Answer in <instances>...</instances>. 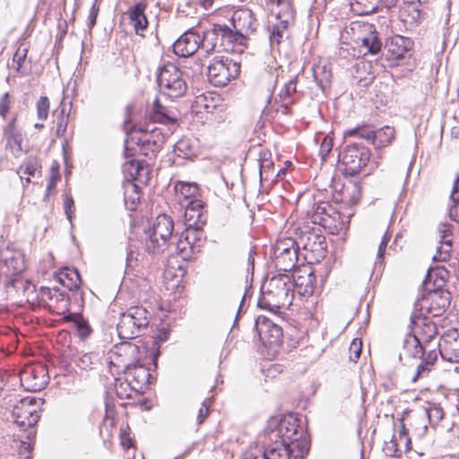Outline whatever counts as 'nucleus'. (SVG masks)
Here are the masks:
<instances>
[{"instance_id":"obj_1","label":"nucleus","mask_w":459,"mask_h":459,"mask_svg":"<svg viewBox=\"0 0 459 459\" xmlns=\"http://www.w3.org/2000/svg\"><path fill=\"white\" fill-rule=\"evenodd\" d=\"M231 24L233 29L226 24H213L204 33L203 48L207 54L244 51L247 36L255 30L256 19L250 9L239 8L234 11Z\"/></svg>"},{"instance_id":"obj_2","label":"nucleus","mask_w":459,"mask_h":459,"mask_svg":"<svg viewBox=\"0 0 459 459\" xmlns=\"http://www.w3.org/2000/svg\"><path fill=\"white\" fill-rule=\"evenodd\" d=\"M299 429L298 420L294 415H276L269 419L264 435L268 442H282L292 448H300L303 453L308 447L306 440L299 441L302 434L299 432Z\"/></svg>"},{"instance_id":"obj_3","label":"nucleus","mask_w":459,"mask_h":459,"mask_svg":"<svg viewBox=\"0 0 459 459\" xmlns=\"http://www.w3.org/2000/svg\"><path fill=\"white\" fill-rule=\"evenodd\" d=\"M293 284L289 274L273 276L262 288V297L258 300L260 307H281L292 298Z\"/></svg>"},{"instance_id":"obj_4","label":"nucleus","mask_w":459,"mask_h":459,"mask_svg":"<svg viewBox=\"0 0 459 459\" xmlns=\"http://www.w3.org/2000/svg\"><path fill=\"white\" fill-rule=\"evenodd\" d=\"M157 82L160 93L169 99L180 98L187 90L182 71L172 63H167L159 69Z\"/></svg>"},{"instance_id":"obj_5","label":"nucleus","mask_w":459,"mask_h":459,"mask_svg":"<svg viewBox=\"0 0 459 459\" xmlns=\"http://www.w3.org/2000/svg\"><path fill=\"white\" fill-rule=\"evenodd\" d=\"M108 359L111 374L120 375L140 361V348L134 342H122L113 346Z\"/></svg>"},{"instance_id":"obj_6","label":"nucleus","mask_w":459,"mask_h":459,"mask_svg":"<svg viewBox=\"0 0 459 459\" xmlns=\"http://www.w3.org/2000/svg\"><path fill=\"white\" fill-rule=\"evenodd\" d=\"M148 325V311L143 307H132L120 315L117 330L120 339L130 340L139 336Z\"/></svg>"},{"instance_id":"obj_7","label":"nucleus","mask_w":459,"mask_h":459,"mask_svg":"<svg viewBox=\"0 0 459 459\" xmlns=\"http://www.w3.org/2000/svg\"><path fill=\"white\" fill-rule=\"evenodd\" d=\"M240 71V65L229 57H215L208 66L207 76L211 83L221 87L227 85L236 78Z\"/></svg>"},{"instance_id":"obj_8","label":"nucleus","mask_w":459,"mask_h":459,"mask_svg":"<svg viewBox=\"0 0 459 459\" xmlns=\"http://www.w3.org/2000/svg\"><path fill=\"white\" fill-rule=\"evenodd\" d=\"M41 399L27 396L21 399L13 409L15 423L22 429L33 427L39 420Z\"/></svg>"},{"instance_id":"obj_9","label":"nucleus","mask_w":459,"mask_h":459,"mask_svg":"<svg viewBox=\"0 0 459 459\" xmlns=\"http://www.w3.org/2000/svg\"><path fill=\"white\" fill-rule=\"evenodd\" d=\"M370 160V151L368 147L352 143L345 147L340 161L344 171L349 175H355L364 168Z\"/></svg>"},{"instance_id":"obj_10","label":"nucleus","mask_w":459,"mask_h":459,"mask_svg":"<svg viewBox=\"0 0 459 459\" xmlns=\"http://www.w3.org/2000/svg\"><path fill=\"white\" fill-rule=\"evenodd\" d=\"M203 230L185 229L177 243L173 245L174 252L183 260H191L201 251Z\"/></svg>"},{"instance_id":"obj_11","label":"nucleus","mask_w":459,"mask_h":459,"mask_svg":"<svg viewBox=\"0 0 459 459\" xmlns=\"http://www.w3.org/2000/svg\"><path fill=\"white\" fill-rule=\"evenodd\" d=\"M19 376L21 385L30 392L41 391L49 379L48 368L42 363L26 365Z\"/></svg>"},{"instance_id":"obj_12","label":"nucleus","mask_w":459,"mask_h":459,"mask_svg":"<svg viewBox=\"0 0 459 459\" xmlns=\"http://www.w3.org/2000/svg\"><path fill=\"white\" fill-rule=\"evenodd\" d=\"M351 30L354 40L365 49L364 54L374 55L380 51L382 43L375 34L372 24L354 22L351 25Z\"/></svg>"},{"instance_id":"obj_13","label":"nucleus","mask_w":459,"mask_h":459,"mask_svg":"<svg viewBox=\"0 0 459 459\" xmlns=\"http://www.w3.org/2000/svg\"><path fill=\"white\" fill-rule=\"evenodd\" d=\"M450 300L451 294L446 290H429V292L419 300V306L432 316H439L448 307Z\"/></svg>"},{"instance_id":"obj_14","label":"nucleus","mask_w":459,"mask_h":459,"mask_svg":"<svg viewBox=\"0 0 459 459\" xmlns=\"http://www.w3.org/2000/svg\"><path fill=\"white\" fill-rule=\"evenodd\" d=\"M26 269L24 254L13 247L0 249V271L6 276H14Z\"/></svg>"},{"instance_id":"obj_15","label":"nucleus","mask_w":459,"mask_h":459,"mask_svg":"<svg viewBox=\"0 0 459 459\" xmlns=\"http://www.w3.org/2000/svg\"><path fill=\"white\" fill-rule=\"evenodd\" d=\"M255 330L264 346L278 347L281 345L283 333L281 327L266 316H258Z\"/></svg>"},{"instance_id":"obj_16","label":"nucleus","mask_w":459,"mask_h":459,"mask_svg":"<svg viewBox=\"0 0 459 459\" xmlns=\"http://www.w3.org/2000/svg\"><path fill=\"white\" fill-rule=\"evenodd\" d=\"M204 37L189 30L182 34L173 44L174 53L179 56H189L195 54L199 48H203Z\"/></svg>"},{"instance_id":"obj_17","label":"nucleus","mask_w":459,"mask_h":459,"mask_svg":"<svg viewBox=\"0 0 459 459\" xmlns=\"http://www.w3.org/2000/svg\"><path fill=\"white\" fill-rule=\"evenodd\" d=\"M181 210H184V223L186 229H195L203 230V226L206 222V216L204 212V202L194 201L193 203H187V204L181 206Z\"/></svg>"},{"instance_id":"obj_18","label":"nucleus","mask_w":459,"mask_h":459,"mask_svg":"<svg viewBox=\"0 0 459 459\" xmlns=\"http://www.w3.org/2000/svg\"><path fill=\"white\" fill-rule=\"evenodd\" d=\"M438 246L433 255L435 262H446L451 257L453 247V234L448 224H441L437 230Z\"/></svg>"},{"instance_id":"obj_19","label":"nucleus","mask_w":459,"mask_h":459,"mask_svg":"<svg viewBox=\"0 0 459 459\" xmlns=\"http://www.w3.org/2000/svg\"><path fill=\"white\" fill-rule=\"evenodd\" d=\"M421 2L422 0L406 1L400 8L399 17L409 30L416 29L424 19V14L420 9Z\"/></svg>"},{"instance_id":"obj_20","label":"nucleus","mask_w":459,"mask_h":459,"mask_svg":"<svg viewBox=\"0 0 459 459\" xmlns=\"http://www.w3.org/2000/svg\"><path fill=\"white\" fill-rule=\"evenodd\" d=\"M292 284L298 292L303 296H310L315 290L316 276L310 267L299 268L294 271Z\"/></svg>"},{"instance_id":"obj_21","label":"nucleus","mask_w":459,"mask_h":459,"mask_svg":"<svg viewBox=\"0 0 459 459\" xmlns=\"http://www.w3.org/2000/svg\"><path fill=\"white\" fill-rule=\"evenodd\" d=\"M411 331L410 336H415L420 343L430 342L437 334V328L427 317L415 316L411 318Z\"/></svg>"},{"instance_id":"obj_22","label":"nucleus","mask_w":459,"mask_h":459,"mask_svg":"<svg viewBox=\"0 0 459 459\" xmlns=\"http://www.w3.org/2000/svg\"><path fill=\"white\" fill-rule=\"evenodd\" d=\"M122 374H125L127 380L131 382L134 392H143L149 385L151 373L146 367L139 364V362Z\"/></svg>"},{"instance_id":"obj_23","label":"nucleus","mask_w":459,"mask_h":459,"mask_svg":"<svg viewBox=\"0 0 459 459\" xmlns=\"http://www.w3.org/2000/svg\"><path fill=\"white\" fill-rule=\"evenodd\" d=\"M423 346L415 336L407 334L403 342L402 351L399 352V359L404 365H411L412 360L422 358Z\"/></svg>"},{"instance_id":"obj_24","label":"nucleus","mask_w":459,"mask_h":459,"mask_svg":"<svg viewBox=\"0 0 459 459\" xmlns=\"http://www.w3.org/2000/svg\"><path fill=\"white\" fill-rule=\"evenodd\" d=\"M147 1L141 0L134 5L131 6L126 14L127 15L130 24L133 26L136 34L140 35L148 26V20L145 15L147 8Z\"/></svg>"},{"instance_id":"obj_25","label":"nucleus","mask_w":459,"mask_h":459,"mask_svg":"<svg viewBox=\"0 0 459 459\" xmlns=\"http://www.w3.org/2000/svg\"><path fill=\"white\" fill-rule=\"evenodd\" d=\"M274 20L283 23H293L295 11L290 0H266Z\"/></svg>"},{"instance_id":"obj_26","label":"nucleus","mask_w":459,"mask_h":459,"mask_svg":"<svg viewBox=\"0 0 459 459\" xmlns=\"http://www.w3.org/2000/svg\"><path fill=\"white\" fill-rule=\"evenodd\" d=\"M174 189L176 201L180 207L187 204V203L200 201L198 198L199 188L196 184L178 182L176 183Z\"/></svg>"},{"instance_id":"obj_27","label":"nucleus","mask_w":459,"mask_h":459,"mask_svg":"<svg viewBox=\"0 0 459 459\" xmlns=\"http://www.w3.org/2000/svg\"><path fill=\"white\" fill-rule=\"evenodd\" d=\"M312 75L317 87L325 91L332 81V69L326 60H319L312 66Z\"/></svg>"},{"instance_id":"obj_28","label":"nucleus","mask_w":459,"mask_h":459,"mask_svg":"<svg viewBox=\"0 0 459 459\" xmlns=\"http://www.w3.org/2000/svg\"><path fill=\"white\" fill-rule=\"evenodd\" d=\"M439 354L446 361L459 363V337L447 335L444 338L439 344Z\"/></svg>"},{"instance_id":"obj_29","label":"nucleus","mask_w":459,"mask_h":459,"mask_svg":"<svg viewBox=\"0 0 459 459\" xmlns=\"http://www.w3.org/2000/svg\"><path fill=\"white\" fill-rule=\"evenodd\" d=\"M152 228V234L160 235V239H164L168 244L174 230V221L169 216L160 214Z\"/></svg>"},{"instance_id":"obj_30","label":"nucleus","mask_w":459,"mask_h":459,"mask_svg":"<svg viewBox=\"0 0 459 459\" xmlns=\"http://www.w3.org/2000/svg\"><path fill=\"white\" fill-rule=\"evenodd\" d=\"M142 132L141 137L138 138L137 143L142 145L146 150L154 152L159 149L163 142V136L157 127L148 131L147 129Z\"/></svg>"},{"instance_id":"obj_31","label":"nucleus","mask_w":459,"mask_h":459,"mask_svg":"<svg viewBox=\"0 0 459 459\" xmlns=\"http://www.w3.org/2000/svg\"><path fill=\"white\" fill-rule=\"evenodd\" d=\"M387 47L394 58L402 59L411 50L412 41L409 38L396 35L391 39Z\"/></svg>"},{"instance_id":"obj_32","label":"nucleus","mask_w":459,"mask_h":459,"mask_svg":"<svg viewBox=\"0 0 459 459\" xmlns=\"http://www.w3.org/2000/svg\"><path fill=\"white\" fill-rule=\"evenodd\" d=\"M267 447L264 449V459H290V454L294 448L285 446L282 442H272L270 445L268 440L264 441Z\"/></svg>"},{"instance_id":"obj_33","label":"nucleus","mask_w":459,"mask_h":459,"mask_svg":"<svg viewBox=\"0 0 459 459\" xmlns=\"http://www.w3.org/2000/svg\"><path fill=\"white\" fill-rule=\"evenodd\" d=\"M5 143V151L10 152L14 158H20L27 150L23 144L24 137L22 133L4 135Z\"/></svg>"},{"instance_id":"obj_34","label":"nucleus","mask_w":459,"mask_h":459,"mask_svg":"<svg viewBox=\"0 0 459 459\" xmlns=\"http://www.w3.org/2000/svg\"><path fill=\"white\" fill-rule=\"evenodd\" d=\"M439 351L436 350L429 351L426 355L422 351V358H420V363L417 365L416 373L412 377V381H416L418 378L424 377L429 375L431 371L432 367L437 361Z\"/></svg>"},{"instance_id":"obj_35","label":"nucleus","mask_w":459,"mask_h":459,"mask_svg":"<svg viewBox=\"0 0 459 459\" xmlns=\"http://www.w3.org/2000/svg\"><path fill=\"white\" fill-rule=\"evenodd\" d=\"M331 214L323 220L319 221V226L328 230L331 234H338L341 230L346 228L341 213L334 208L332 209Z\"/></svg>"},{"instance_id":"obj_36","label":"nucleus","mask_w":459,"mask_h":459,"mask_svg":"<svg viewBox=\"0 0 459 459\" xmlns=\"http://www.w3.org/2000/svg\"><path fill=\"white\" fill-rule=\"evenodd\" d=\"M149 117L153 122L161 124H173L177 120L175 113L162 106L158 100L154 102L152 111Z\"/></svg>"},{"instance_id":"obj_37","label":"nucleus","mask_w":459,"mask_h":459,"mask_svg":"<svg viewBox=\"0 0 459 459\" xmlns=\"http://www.w3.org/2000/svg\"><path fill=\"white\" fill-rule=\"evenodd\" d=\"M146 238L144 241V247L146 252L151 255H160L163 253L167 247H169V244L166 243L164 239H160V235L152 234V228H150L145 232Z\"/></svg>"},{"instance_id":"obj_38","label":"nucleus","mask_w":459,"mask_h":459,"mask_svg":"<svg viewBox=\"0 0 459 459\" xmlns=\"http://www.w3.org/2000/svg\"><path fill=\"white\" fill-rule=\"evenodd\" d=\"M290 23H283L279 21H271L268 25L269 39L271 46L279 45L283 38L288 37V27Z\"/></svg>"},{"instance_id":"obj_39","label":"nucleus","mask_w":459,"mask_h":459,"mask_svg":"<svg viewBox=\"0 0 459 459\" xmlns=\"http://www.w3.org/2000/svg\"><path fill=\"white\" fill-rule=\"evenodd\" d=\"M40 164L39 160L34 157H29L19 168L17 173L19 174L22 180H25L26 183L30 182V177L35 178L37 174L40 173Z\"/></svg>"},{"instance_id":"obj_40","label":"nucleus","mask_w":459,"mask_h":459,"mask_svg":"<svg viewBox=\"0 0 459 459\" xmlns=\"http://www.w3.org/2000/svg\"><path fill=\"white\" fill-rule=\"evenodd\" d=\"M196 144L193 139L184 137L178 140L174 146V152L183 159H191L195 156Z\"/></svg>"},{"instance_id":"obj_41","label":"nucleus","mask_w":459,"mask_h":459,"mask_svg":"<svg viewBox=\"0 0 459 459\" xmlns=\"http://www.w3.org/2000/svg\"><path fill=\"white\" fill-rule=\"evenodd\" d=\"M298 262V250L290 249L285 255L274 256L275 266L283 272H289L296 266Z\"/></svg>"},{"instance_id":"obj_42","label":"nucleus","mask_w":459,"mask_h":459,"mask_svg":"<svg viewBox=\"0 0 459 459\" xmlns=\"http://www.w3.org/2000/svg\"><path fill=\"white\" fill-rule=\"evenodd\" d=\"M123 170L128 179L142 182L143 173L146 172L147 169L139 161L130 160L125 162Z\"/></svg>"},{"instance_id":"obj_43","label":"nucleus","mask_w":459,"mask_h":459,"mask_svg":"<svg viewBox=\"0 0 459 459\" xmlns=\"http://www.w3.org/2000/svg\"><path fill=\"white\" fill-rule=\"evenodd\" d=\"M61 284L70 290H76L81 285V277L76 270L66 269L59 275Z\"/></svg>"},{"instance_id":"obj_44","label":"nucleus","mask_w":459,"mask_h":459,"mask_svg":"<svg viewBox=\"0 0 459 459\" xmlns=\"http://www.w3.org/2000/svg\"><path fill=\"white\" fill-rule=\"evenodd\" d=\"M315 142L320 144L319 155L321 160L325 161L333 149V138L329 134L319 132L315 135Z\"/></svg>"},{"instance_id":"obj_45","label":"nucleus","mask_w":459,"mask_h":459,"mask_svg":"<svg viewBox=\"0 0 459 459\" xmlns=\"http://www.w3.org/2000/svg\"><path fill=\"white\" fill-rule=\"evenodd\" d=\"M342 198L350 204H356L361 196V187L358 183H350L344 186L342 191Z\"/></svg>"},{"instance_id":"obj_46","label":"nucleus","mask_w":459,"mask_h":459,"mask_svg":"<svg viewBox=\"0 0 459 459\" xmlns=\"http://www.w3.org/2000/svg\"><path fill=\"white\" fill-rule=\"evenodd\" d=\"M410 427L411 434L415 437L420 438L424 437L428 430L425 415L421 414V412L414 414L412 417V421L410 424Z\"/></svg>"},{"instance_id":"obj_47","label":"nucleus","mask_w":459,"mask_h":459,"mask_svg":"<svg viewBox=\"0 0 459 459\" xmlns=\"http://www.w3.org/2000/svg\"><path fill=\"white\" fill-rule=\"evenodd\" d=\"M394 138V129L391 126H384L376 131L375 145L378 148L385 147L391 143Z\"/></svg>"},{"instance_id":"obj_48","label":"nucleus","mask_w":459,"mask_h":459,"mask_svg":"<svg viewBox=\"0 0 459 459\" xmlns=\"http://www.w3.org/2000/svg\"><path fill=\"white\" fill-rule=\"evenodd\" d=\"M139 187L135 184H129L126 188L125 202L128 210L134 211L139 202Z\"/></svg>"},{"instance_id":"obj_49","label":"nucleus","mask_w":459,"mask_h":459,"mask_svg":"<svg viewBox=\"0 0 459 459\" xmlns=\"http://www.w3.org/2000/svg\"><path fill=\"white\" fill-rule=\"evenodd\" d=\"M358 136L371 142L373 144L376 143V131L369 126L359 127L355 129L347 130L344 132V137Z\"/></svg>"},{"instance_id":"obj_50","label":"nucleus","mask_w":459,"mask_h":459,"mask_svg":"<svg viewBox=\"0 0 459 459\" xmlns=\"http://www.w3.org/2000/svg\"><path fill=\"white\" fill-rule=\"evenodd\" d=\"M421 414L425 415V419L429 420V422L431 426H436L444 416V412L441 407L436 404H429Z\"/></svg>"},{"instance_id":"obj_51","label":"nucleus","mask_w":459,"mask_h":459,"mask_svg":"<svg viewBox=\"0 0 459 459\" xmlns=\"http://www.w3.org/2000/svg\"><path fill=\"white\" fill-rule=\"evenodd\" d=\"M114 387L117 395L120 399L132 397V393L134 391V389H133V385H131V382L128 381L126 377L125 380L116 377Z\"/></svg>"},{"instance_id":"obj_52","label":"nucleus","mask_w":459,"mask_h":459,"mask_svg":"<svg viewBox=\"0 0 459 459\" xmlns=\"http://www.w3.org/2000/svg\"><path fill=\"white\" fill-rule=\"evenodd\" d=\"M333 208V207L330 204L325 202L318 204L310 215L311 221L314 224L319 225L318 220L321 221L325 219L326 216H329L331 214L330 212H332Z\"/></svg>"},{"instance_id":"obj_53","label":"nucleus","mask_w":459,"mask_h":459,"mask_svg":"<svg viewBox=\"0 0 459 459\" xmlns=\"http://www.w3.org/2000/svg\"><path fill=\"white\" fill-rule=\"evenodd\" d=\"M69 121V113L65 111V108L63 107L59 113L56 115L55 123H56V134L58 137L64 136L66 132L67 126Z\"/></svg>"},{"instance_id":"obj_54","label":"nucleus","mask_w":459,"mask_h":459,"mask_svg":"<svg viewBox=\"0 0 459 459\" xmlns=\"http://www.w3.org/2000/svg\"><path fill=\"white\" fill-rule=\"evenodd\" d=\"M99 362V356L95 353H84L76 360V365L83 369L89 370L93 368Z\"/></svg>"},{"instance_id":"obj_55","label":"nucleus","mask_w":459,"mask_h":459,"mask_svg":"<svg viewBox=\"0 0 459 459\" xmlns=\"http://www.w3.org/2000/svg\"><path fill=\"white\" fill-rule=\"evenodd\" d=\"M268 156H270V153L267 152L263 151L260 152L258 162L261 179L264 178H267L269 177L270 169L273 166V161L269 159Z\"/></svg>"},{"instance_id":"obj_56","label":"nucleus","mask_w":459,"mask_h":459,"mask_svg":"<svg viewBox=\"0 0 459 459\" xmlns=\"http://www.w3.org/2000/svg\"><path fill=\"white\" fill-rule=\"evenodd\" d=\"M290 249H297V247H295V241L292 238H287L280 239L276 242L273 248L274 256L280 255H283L286 253H289V250Z\"/></svg>"},{"instance_id":"obj_57","label":"nucleus","mask_w":459,"mask_h":459,"mask_svg":"<svg viewBox=\"0 0 459 459\" xmlns=\"http://www.w3.org/2000/svg\"><path fill=\"white\" fill-rule=\"evenodd\" d=\"M50 103L46 96H40L36 103L37 117L39 120L45 121L48 117Z\"/></svg>"},{"instance_id":"obj_58","label":"nucleus","mask_w":459,"mask_h":459,"mask_svg":"<svg viewBox=\"0 0 459 459\" xmlns=\"http://www.w3.org/2000/svg\"><path fill=\"white\" fill-rule=\"evenodd\" d=\"M27 53L28 48L22 44L13 55V65L14 66L15 70L19 73H22V65L27 56Z\"/></svg>"},{"instance_id":"obj_59","label":"nucleus","mask_w":459,"mask_h":459,"mask_svg":"<svg viewBox=\"0 0 459 459\" xmlns=\"http://www.w3.org/2000/svg\"><path fill=\"white\" fill-rule=\"evenodd\" d=\"M390 234L388 232H385L382 238V240L378 246L377 255V261L375 263L376 267H379V269L382 267L384 255L385 253L386 246L390 240Z\"/></svg>"},{"instance_id":"obj_60","label":"nucleus","mask_w":459,"mask_h":459,"mask_svg":"<svg viewBox=\"0 0 459 459\" xmlns=\"http://www.w3.org/2000/svg\"><path fill=\"white\" fill-rule=\"evenodd\" d=\"M297 87V77L291 78L288 82L285 83L284 87L281 89L279 96L281 100H286L290 98L293 93L296 92Z\"/></svg>"},{"instance_id":"obj_61","label":"nucleus","mask_w":459,"mask_h":459,"mask_svg":"<svg viewBox=\"0 0 459 459\" xmlns=\"http://www.w3.org/2000/svg\"><path fill=\"white\" fill-rule=\"evenodd\" d=\"M264 449L257 446H251L248 450H247L242 459H264Z\"/></svg>"},{"instance_id":"obj_62","label":"nucleus","mask_w":459,"mask_h":459,"mask_svg":"<svg viewBox=\"0 0 459 459\" xmlns=\"http://www.w3.org/2000/svg\"><path fill=\"white\" fill-rule=\"evenodd\" d=\"M12 104V97L9 93H4L0 97V116L5 117Z\"/></svg>"},{"instance_id":"obj_63","label":"nucleus","mask_w":459,"mask_h":459,"mask_svg":"<svg viewBox=\"0 0 459 459\" xmlns=\"http://www.w3.org/2000/svg\"><path fill=\"white\" fill-rule=\"evenodd\" d=\"M75 325L77 327V331L79 335L82 338H86L91 333V328L87 322H85L82 318L76 316Z\"/></svg>"},{"instance_id":"obj_64","label":"nucleus","mask_w":459,"mask_h":459,"mask_svg":"<svg viewBox=\"0 0 459 459\" xmlns=\"http://www.w3.org/2000/svg\"><path fill=\"white\" fill-rule=\"evenodd\" d=\"M409 430L403 421L401 422L398 440L401 443H404L406 449H410L411 438L409 437Z\"/></svg>"}]
</instances>
